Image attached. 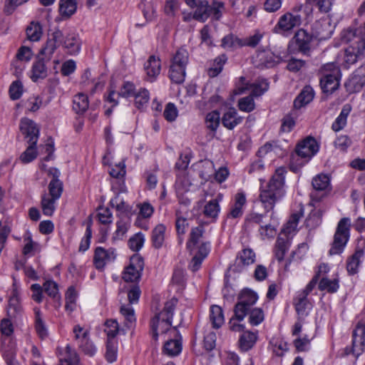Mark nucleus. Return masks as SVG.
I'll list each match as a JSON object with an SVG mask.
<instances>
[{"instance_id":"4","label":"nucleus","mask_w":365,"mask_h":365,"mask_svg":"<svg viewBox=\"0 0 365 365\" xmlns=\"http://www.w3.org/2000/svg\"><path fill=\"white\" fill-rule=\"evenodd\" d=\"M348 35L353 36V38L344 36V39L351 43L345 49L343 65L346 68L361 59L365 52V37L356 36L352 31H349Z\"/></svg>"},{"instance_id":"48","label":"nucleus","mask_w":365,"mask_h":365,"mask_svg":"<svg viewBox=\"0 0 365 365\" xmlns=\"http://www.w3.org/2000/svg\"><path fill=\"white\" fill-rule=\"evenodd\" d=\"M226 61L227 58L225 55L217 57L214 60L212 65L207 69L208 76L211 78L217 76L222 71Z\"/></svg>"},{"instance_id":"55","label":"nucleus","mask_w":365,"mask_h":365,"mask_svg":"<svg viewBox=\"0 0 365 365\" xmlns=\"http://www.w3.org/2000/svg\"><path fill=\"white\" fill-rule=\"evenodd\" d=\"M66 365H79L80 359L77 352L69 345L66 347V358L63 360Z\"/></svg>"},{"instance_id":"35","label":"nucleus","mask_w":365,"mask_h":365,"mask_svg":"<svg viewBox=\"0 0 365 365\" xmlns=\"http://www.w3.org/2000/svg\"><path fill=\"white\" fill-rule=\"evenodd\" d=\"M269 86V83L266 79L259 78L254 83H250V90L252 91L251 95L259 97L268 91Z\"/></svg>"},{"instance_id":"47","label":"nucleus","mask_w":365,"mask_h":365,"mask_svg":"<svg viewBox=\"0 0 365 365\" xmlns=\"http://www.w3.org/2000/svg\"><path fill=\"white\" fill-rule=\"evenodd\" d=\"M294 305L295 309L299 316L304 317L307 315L306 310L310 306L307 296L299 293L295 299Z\"/></svg>"},{"instance_id":"27","label":"nucleus","mask_w":365,"mask_h":365,"mask_svg":"<svg viewBox=\"0 0 365 365\" xmlns=\"http://www.w3.org/2000/svg\"><path fill=\"white\" fill-rule=\"evenodd\" d=\"M23 312L19 298L16 293H14L10 297L7 309V316L11 319H16L21 315Z\"/></svg>"},{"instance_id":"59","label":"nucleus","mask_w":365,"mask_h":365,"mask_svg":"<svg viewBox=\"0 0 365 365\" xmlns=\"http://www.w3.org/2000/svg\"><path fill=\"white\" fill-rule=\"evenodd\" d=\"M248 313L249 322L253 326L259 324L264 319V314L261 309H251Z\"/></svg>"},{"instance_id":"52","label":"nucleus","mask_w":365,"mask_h":365,"mask_svg":"<svg viewBox=\"0 0 365 365\" xmlns=\"http://www.w3.org/2000/svg\"><path fill=\"white\" fill-rule=\"evenodd\" d=\"M27 143L29 144L28 148L20 156V160L24 163H30L37 157L36 145H33L32 141H27Z\"/></svg>"},{"instance_id":"46","label":"nucleus","mask_w":365,"mask_h":365,"mask_svg":"<svg viewBox=\"0 0 365 365\" xmlns=\"http://www.w3.org/2000/svg\"><path fill=\"white\" fill-rule=\"evenodd\" d=\"M225 9L224 2L221 1L214 0L212 4H209L208 18L212 15L215 20H220L222 16V13Z\"/></svg>"},{"instance_id":"60","label":"nucleus","mask_w":365,"mask_h":365,"mask_svg":"<svg viewBox=\"0 0 365 365\" xmlns=\"http://www.w3.org/2000/svg\"><path fill=\"white\" fill-rule=\"evenodd\" d=\"M259 232L262 239H269L273 238L275 236L277 230L274 225L271 222H268L264 225H261Z\"/></svg>"},{"instance_id":"53","label":"nucleus","mask_w":365,"mask_h":365,"mask_svg":"<svg viewBox=\"0 0 365 365\" xmlns=\"http://www.w3.org/2000/svg\"><path fill=\"white\" fill-rule=\"evenodd\" d=\"M252 95L242 98L238 101V108L240 110L250 113L255 108V103Z\"/></svg>"},{"instance_id":"62","label":"nucleus","mask_w":365,"mask_h":365,"mask_svg":"<svg viewBox=\"0 0 365 365\" xmlns=\"http://www.w3.org/2000/svg\"><path fill=\"white\" fill-rule=\"evenodd\" d=\"M23 93V85L20 81H14L9 87V95L12 100L21 98Z\"/></svg>"},{"instance_id":"11","label":"nucleus","mask_w":365,"mask_h":365,"mask_svg":"<svg viewBox=\"0 0 365 365\" xmlns=\"http://www.w3.org/2000/svg\"><path fill=\"white\" fill-rule=\"evenodd\" d=\"M144 267L143 259L138 255H134L130 257V264L123 273V279L125 282H135L141 276Z\"/></svg>"},{"instance_id":"37","label":"nucleus","mask_w":365,"mask_h":365,"mask_svg":"<svg viewBox=\"0 0 365 365\" xmlns=\"http://www.w3.org/2000/svg\"><path fill=\"white\" fill-rule=\"evenodd\" d=\"M350 111L351 106L349 104H346L343 106L339 115L332 124L331 128L334 131H339L346 125L347 116Z\"/></svg>"},{"instance_id":"10","label":"nucleus","mask_w":365,"mask_h":365,"mask_svg":"<svg viewBox=\"0 0 365 365\" xmlns=\"http://www.w3.org/2000/svg\"><path fill=\"white\" fill-rule=\"evenodd\" d=\"M352 347L345 349L346 355L353 354L358 357L362 354L365 349V324L359 323L353 331L352 335Z\"/></svg>"},{"instance_id":"56","label":"nucleus","mask_w":365,"mask_h":365,"mask_svg":"<svg viewBox=\"0 0 365 365\" xmlns=\"http://www.w3.org/2000/svg\"><path fill=\"white\" fill-rule=\"evenodd\" d=\"M312 186L317 190H324L329 185V178L327 175H318L312 180Z\"/></svg>"},{"instance_id":"34","label":"nucleus","mask_w":365,"mask_h":365,"mask_svg":"<svg viewBox=\"0 0 365 365\" xmlns=\"http://www.w3.org/2000/svg\"><path fill=\"white\" fill-rule=\"evenodd\" d=\"M255 262V253L252 249L245 248L240 252L237 257L239 265L248 266Z\"/></svg>"},{"instance_id":"30","label":"nucleus","mask_w":365,"mask_h":365,"mask_svg":"<svg viewBox=\"0 0 365 365\" xmlns=\"http://www.w3.org/2000/svg\"><path fill=\"white\" fill-rule=\"evenodd\" d=\"M89 101L88 96L82 93L76 94L73 99V110L77 114L84 113L88 108Z\"/></svg>"},{"instance_id":"42","label":"nucleus","mask_w":365,"mask_h":365,"mask_svg":"<svg viewBox=\"0 0 365 365\" xmlns=\"http://www.w3.org/2000/svg\"><path fill=\"white\" fill-rule=\"evenodd\" d=\"M26 31L28 39L31 41H39L43 34L42 26L38 22L32 21Z\"/></svg>"},{"instance_id":"2","label":"nucleus","mask_w":365,"mask_h":365,"mask_svg":"<svg viewBox=\"0 0 365 365\" xmlns=\"http://www.w3.org/2000/svg\"><path fill=\"white\" fill-rule=\"evenodd\" d=\"M60 173L56 169L53 173V178L48 184V192H44L41 196V205L43 214L52 216L56 208V202L63 192V183L58 179Z\"/></svg>"},{"instance_id":"3","label":"nucleus","mask_w":365,"mask_h":365,"mask_svg":"<svg viewBox=\"0 0 365 365\" xmlns=\"http://www.w3.org/2000/svg\"><path fill=\"white\" fill-rule=\"evenodd\" d=\"M178 303V299L175 297L165 303L163 309L157 314L151 320L152 337L155 341L158 339V329L160 327L162 333H166L170 330L172 325V319L174 310Z\"/></svg>"},{"instance_id":"28","label":"nucleus","mask_w":365,"mask_h":365,"mask_svg":"<svg viewBox=\"0 0 365 365\" xmlns=\"http://www.w3.org/2000/svg\"><path fill=\"white\" fill-rule=\"evenodd\" d=\"M222 195H218L215 199L209 201L204 207L203 213L207 217L215 219L220 211L219 202L222 200Z\"/></svg>"},{"instance_id":"45","label":"nucleus","mask_w":365,"mask_h":365,"mask_svg":"<svg viewBox=\"0 0 365 365\" xmlns=\"http://www.w3.org/2000/svg\"><path fill=\"white\" fill-rule=\"evenodd\" d=\"M135 105L140 109H145L150 100V94L147 89L140 88L135 95Z\"/></svg>"},{"instance_id":"29","label":"nucleus","mask_w":365,"mask_h":365,"mask_svg":"<svg viewBox=\"0 0 365 365\" xmlns=\"http://www.w3.org/2000/svg\"><path fill=\"white\" fill-rule=\"evenodd\" d=\"M246 203V197L243 192H238L235 197V204L232 207L228 217L238 218L243 214V206Z\"/></svg>"},{"instance_id":"18","label":"nucleus","mask_w":365,"mask_h":365,"mask_svg":"<svg viewBox=\"0 0 365 365\" xmlns=\"http://www.w3.org/2000/svg\"><path fill=\"white\" fill-rule=\"evenodd\" d=\"M242 119L243 118L239 115L235 108H230L223 114L222 123L226 128L232 130L242 123Z\"/></svg>"},{"instance_id":"40","label":"nucleus","mask_w":365,"mask_h":365,"mask_svg":"<svg viewBox=\"0 0 365 365\" xmlns=\"http://www.w3.org/2000/svg\"><path fill=\"white\" fill-rule=\"evenodd\" d=\"M165 227L163 225H157L152 232V242L155 248H160L165 240Z\"/></svg>"},{"instance_id":"51","label":"nucleus","mask_w":365,"mask_h":365,"mask_svg":"<svg viewBox=\"0 0 365 365\" xmlns=\"http://www.w3.org/2000/svg\"><path fill=\"white\" fill-rule=\"evenodd\" d=\"M36 314V319H35V329L36 331L39 336V337L42 339H45L48 336V331L45 326L44 322H43L41 317V312L39 309H35Z\"/></svg>"},{"instance_id":"16","label":"nucleus","mask_w":365,"mask_h":365,"mask_svg":"<svg viewBox=\"0 0 365 365\" xmlns=\"http://www.w3.org/2000/svg\"><path fill=\"white\" fill-rule=\"evenodd\" d=\"M115 258V253L113 249L105 250L98 247L94 253L93 263L96 269H103L106 263L112 262Z\"/></svg>"},{"instance_id":"33","label":"nucleus","mask_w":365,"mask_h":365,"mask_svg":"<svg viewBox=\"0 0 365 365\" xmlns=\"http://www.w3.org/2000/svg\"><path fill=\"white\" fill-rule=\"evenodd\" d=\"M257 341V333L245 331L239 339L240 348L243 351L250 350Z\"/></svg>"},{"instance_id":"22","label":"nucleus","mask_w":365,"mask_h":365,"mask_svg":"<svg viewBox=\"0 0 365 365\" xmlns=\"http://www.w3.org/2000/svg\"><path fill=\"white\" fill-rule=\"evenodd\" d=\"M173 331L175 339L168 340L164 345V351L169 356H177L182 350L181 336L179 334L177 327H173Z\"/></svg>"},{"instance_id":"15","label":"nucleus","mask_w":365,"mask_h":365,"mask_svg":"<svg viewBox=\"0 0 365 365\" xmlns=\"http://www.w3.org/2000/svg\"><path fill=\"white\" fill-rule=\"evenodd\" d=\"M255 63L259 68H272L279 63L282 58L270 51H259L255 57Z\"/></svg>"},{"instance_id":"9","label":"nucleus","mask_w":365,"mask_h":365,"mask_svg":"<svg viewBox=\"0 0 365 365\" xmlns=\"http://www.w3.org/2000/svg\"><path fill=\"white\" fill-rule=\"evenodd\" d=\"M64 38V35L61 31L56 29L48 35L46 42L41 48L38 56L44 58L46 61H50L52 55L56 50L57 47L61 44Z\"/></svg>"},{"instance_id":"32","label":"nucleus","mask_w":365,"mask_h":365,"mask_svg":"<svg viewBox=\"0 0 365 365\" xmlns=\"http://www.w3.org/2000/svg\"><path fill=\"white\" fill-rule=\"evenodd\" d=\"M106 328L104 329L107 334L108 340L114 339L118 334H125V330L119 327V324L116 319H108L104 324Z\"/></svg>"},{"instance_id":"50","label":"nucleus","mask_w":365,"mask_h":365,"mask_svg":"<svg viewBox=\"0 0 365 365\" xmlns=\"http://www.w3.org/2000/svg\"><path fill=\"white\" fill-rule=\"evenodd\" d=\"M188 63V52L185 48L178 49L173 56L171 64L186 67Z\"/></svg>"},{"instance_id":"13","label":"nucleus","mask_w":365,"mask_h":365,"mask_svg":"<svg viewBox=\"0 0 365 365\" xmlns=\"http://www.w3.org/2000/svg\"><path fill=\"white\" fill-rule=\"evenodd\" d=\"M185 4L194 9L192 18L198 21L205 22L208 19L209 3L207 0H184Z\"/></svg>"},{"instance_id":"41","label":"nucleus","mask_w":365,"mask_h":365,"mask_svg":"<svg viewBox=\"0 0 365 365\" xmlns=\"http://www.w3.org/2000/svg\"><path fill=\"white\" fill-rule=\"evenodd\" d=\"M363 256L364 252L362 250H356L354 254L347 259L346 269L350 274H354L358 272L360 259Z\"/></svg>"},{"instance_id":"54","label":"nucleus","mask_w":365,"mask_h":365,"mask_svg":"<svg viewBox=\"0 0 365 365\" xmlns=\"http://www.w3.org/2000/svg\"><path fill=\"white\" fill-rule=\"evenodd\" d=\"M319 289L322 291L327 290L330 293L336 292L339 289L338 280L322 278L319 283Z\"/></svg>"},{"instance_id":"23","label":"nucleus","mask_w":365,"mask_h":365,"mask_svg":"<svg viewBox=\"0 0 365 365\" xmlns=\"http://www.w3.org/2000/svg\"><path fill=\"white\" fill-rule=\"evenodd\" d=\"M316 37L319 40L329 38L333 33V27L328 20H321L314 25Z\"/></svg>"},{"instance_id":"12","label":"nucleus","mask_w":365,"mask_h":365,"mask_svg":"<svg viewBox=\"0 0 365 365\" xmlns=\"http://www.w3.org/2000/svg\"><path fill=\"white\" fill-rule=\"evenodd\" d=\"M301 24V16L299 15H293L291 13H286L282 15L273 29L274 33H281V31H289L294 27Z\"/></svg>"},{"instance_id":"44","label":"nucleus","mask_w":365,"mask_h":365,"mask_svg":"<svg viewBox=\"0 0 365 365\" xmlns=\"http://www.w3.org/2000/svg\"><path fill=\"white\" fill-rule=\"evenodd\" d=\"M289 248V242L287 238L278 237L275 243L274 254L278 261H282L284 255Z\"/></svg>"},{"instance_id":"38","label":"nucleus","mask_w":365,"mask_h":365,"mask_svg":"<svg viewBox=\"0 0 365 365\" xmlns=\"http://www.w3.org/2000/svg\"><path fill=\"white\" fill-rule=\"evenodd\" d=\"M186 67L182 66L170 65L169 76L170 80L178 84L182 83L185 81Z\"/></svg>"},{"instance_id":"43","label":"nucleus","mask_w":365,"mask_h":365,"mask_svg":"<svg viewBox=\"0 0 365 365\" xmlns=\"http://www.w3.org/2000/svg\"><path fill=\"white\" fill-rule=\"evenodd\" d=\"M120 312L125 319V327L127 329H130L135 324L136 320L133 308L130 305H122Z\"/></svg>"},{"instance_id":"17","label":"nucleus","mask_w":365,"mask_h":365,"mask_svg":"<svg viewBox=\"0 0 365 365\" xmlns=\"http://www.w3.org/2000/svg\"><path fill=\"white\" fill-rule=\"evenodd\" d=\"M20 130L27 141H32L33 145H36L39 130L36 124L29 118H22L20 123Z\"/></svg>"},{"instance_id":"19","label":"nucleus","mask_w":365,"mask_h":365,"mask_svg":"<svg viewBox=\"0 0 365 365\" xmlns=\"http://www.w3.org/2000/svg\"><path fill=\"white\" fill-rule=\"evenodd\" d=\"M61 44L70 55H76L80 51L81 41L78 34H68L64 36Z\"/></svg>"},{"instance_id":"20","label":"nucleus","mask_w":365,"mask_h":365,"mask_svg":"<svg viewBox=\"0 0 365 365\" xmlns=\"http://www.w3.org/2000/svg\"><path fill=\"white\" fill-rule=\"evenodd\" d=\"M365 85V76L362 74V70L357 68L351 78L345 83V86L350 92H359Z\"/></svg>"},{"instance_id":"61","label":"nucleus","mask_w":365,"mask_h":365,"mask_svg":"<svg viewBox=\"0 0 365 365\" xmlns=\"http://www.w3.org/2000/svg\"><path fill=\"white\" fill-rule=\"evenodd\" d=\"M110 205L112 207H115L116 210L121 212H128L130 206L125 202L123 200H120L118 194L110 201Z\"/></svg>"},{"instance_id":"1","label":"nucleus","mask_w":365,"mask_h":365,"mask_svg":"<svg viewBox=\"0 0 365 365\" xmlns=\"http://www.w3.org/2000/svg\"><path fill=\"white\" fill-rule=\"evenodd\" d=\"M286 169L280 167L275 170L269 182L261 187L259 200L267 212L273 210L275 203L284 195V174Z\"/></svg>"},{"instance_id":"24","label":"nucleus","mask_w":365,"mask_h":365,"mask_svg":"<svg viewBox=\"0 0 365 365\" xmlns=\"http://www.w3.org/2000/svg\"><path fill=\"white\" fill-rule=\"evenodd\" d=\"M204 232L205 230L202 225L192 228L189 240L187 242V249L190 253L194 251L199 244L204 242L202 241Z\"/></svg>"},{"instance_id":"64","label":"nucleus","mask_w":365,"mask_h":365,"mask_svg":"<svg viewBox=\"0 0 365 365\" xmlns=\"http://www.w3.org/2000/svg\"><path fill=\"white\" fill-rule=\"evenodd\" d=\"M202 167L205 168V170H200L199 175L202 180L207 181L210 179L213 174V163L212 161L205 160L202 162Z\"/></svg>"},{"instance_id":"36","label":"nucleus","mask_w":365,"mask_h":365,"mask_svg":"<svg viewBox=\"0 0 365 365\" xmlns=\"http://www.w3.org/2000/svg\"><path fill=\"white\" fill-rule=\"evenodd\" d=\"M210 319L213 328L218 329L224 323L223 311L220 306L212 305L210 308Z\"/></svg>"},{"instance_id":"26","label":"nucleus","mask_w":365,"mask_h":365,"mask_svg":"<svg viewBox=\"0 0 365 365\" xmlns=\"http://www.w3.org/2000/svg\"><path fill=\"white\" fill-rule=\"evenodd\" d=\"M314 91L309 86H305L294 101L295 108H301L310 103L314 98Z\"/></svg>"},{"instance_id":"57","label":"nucleus","mask_w":365,"mask_h":365,"mask_svg":"<svg viewBox=\"0 0 365 365\" xmlns=\"http://www.w3.org/2000/svg\"><path fill=\"white\" fill-rule=\"evenodd\" d=\"M145 241L144 235L141 232H138L128 241L129 247L133 251H138L141 249Z\"/></svg>"},{"instance_id":"49","label":"nucleus","mask_w":365,"mask_h":365,"mask_svg":"<svg viewBox=\"0 0 365 365\" xmlns=\"http://www.w3.org/2000/svg\"><path fill=\"white\" fill-rule=\"evenodd\" d=\"M220 122V112L213 110L208 113L205 118L206 127L212 131H216Z\"/></svg>"},{"instance_id":"6","label":"nucleus","mask_w":365,"mask_h":365,"mask_svg":"<svg viewBox=\"0 0 365 365\" xmlns=\"http://www.w3.org/2000/svg\"><path fill=\"white\" fill-rule=\"evenodd\" d=\"M349 237V219L342 218L338 223L336 231L334 235V242L329 250L331 255L340 254L343 252L344 247Z\"/></svg>"},{"instance_id":"5","label":"nucleus","mask_w":365,"mask_h":365,"mask_svg":"<svg viewBox=\"0 0 365 365\" xmlns=\"http://www.w3.org/2000/svg\"><path fill=\"white\" fill-rule=\"evenodd\" d=\"M322 71L321 88L324 93L331 94L339 86L340 70L334 63H328L324 66Z\"/></svg>"},{"instance_id":"14","label":"nucleus","mask_w":365,"mask_h":365,"mask_svg":"<svg viewBox=\"0 0 365 365\" xmlns=\"http://www.w3.org/2000/svg\"><path fill=\"white\" fill-rule=\"evenodd\" d=\"M319 150L317 142L313 137H307L300 142L297 148V154L304 158H311Z\"/></svg>"},{"instance_id":"58","label":"nucleus","mask_w":365,"mask_h":365,"mask_svg":"<svg viewBox=\"0 0 365 365\" xmlns=\"http://www.w3.org/2000/svg\"><path fill=\"white\" fill-rule=\"evenodd\" d=\"M135 86L130 82H125L120 91L117 93L118 97L129 98L135 96Z\"/></svg>"},{"instance_id":"21","label":"nucleus","mask_w":365,"mask_h":365,"mask_svg":"<svg viewBox=\"0 0 365 365\" xmlns=\"http://www.w3.org/2000/svg\"><path fill=\"white\" fill-rule=\"evenodd\" d=\"M46 61V59L44 58L37 56V60L33 63L31 78L34 82L47 77L48 71L45 65Z\"/></svg>"},{"instance_id":"8","label":"nucleus","mask_w":365,"mask_h":365,"mask_svg":"<svg viewBox=\"0 0 365 365\" xmlns=\"http://www.w3.org/2000/svg\"><path fill=\"white\" fill-rule=\"evenodd\" d=\"M312 40V35L304 29H299L295 33L290 41L289 48L292 49L293 52L297 51L304 55L309 56Z\"/></svg>"},{"instance_id":"25","label":"nucleus","mask_w":365,"mask_h":365,"mask_svg":"<svg viewBox=\"0 0 365 365\" xmlns=\"http://www.w3.org/2000/svg\"><path fill=\"white\" fill-rule=\"evenodd\" d=\"M144 68L146 71L147 76L153 81L159 74L161 69V64L159 58H156L155 56L149 57L148 60L145 63Z\"/></svg>"},{"instance_id":"31","label":"nucleus","mask_w":365,"mask_h":365,"mask_svg":"<svg viewBox=\"0 0 365 365\" xmlns=\"http://www.w3.org/2000/svg\"><path fill=\"white\" fill-rule=\"evenodd\" d=\"M77 9L76 0H60L59 13L63 19L70 18Z\"/></svg>"},{"instance_id":"39","label":"nucleus","mask_w":365,"mask_h":365,"mask_svg":"<svg viewBox=\"0 0 365 365\" xmlns=\"http://www.w3.org/2000/svg\"><path fill=\"white\" fill-rule=\"evenodd\" d=\"M89 331H83V341L78 344L80 349L89 356H93L96 352V348L93 343L90 340Z\"/></svg>"},{"instance_id":"63","label":"nucleus","mask_w":365,"mask_h":365,"mask_svg":"<svg viewBox=\"0 0 365 365\" xmlns=\"http://www.w3.org/2000/svg\"><path fill=\"white\" fill-rule=\"evenodd\" d=\"M306 3L311 6H317L323 13L329 12L331 6V2L329 0H306Z\"/></svg>"},{"instance_id":"7","label":"nucleus","mask_w":365,"mask_h":365,"mask_svg":"<svg viewBox=\"0 0 365 365\" xmlns=\"http://www.w3.org/2000/svg\"><path fill=\"white\" fill-rule=\"evenodd\" d=\"M257 300L256 293L250 289H244L239 296V301L235 304L234 312L235 319L242 321Z\"/></svg>"}]
</instances>
